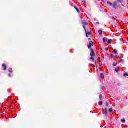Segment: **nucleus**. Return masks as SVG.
Returning a JSON list of instances; mask_svg holds the SVG:
<instances>
[{"instance_id":"obj_1","label":"nucleus","mask_w":128,"mask_h":128,"mask_svg":"<svg viewBox=\"0 0 128 128\" xmlns=\"http://www.w3.org/2000/svg\"><path fill=\"white\" fill-rule=\"evenodd\" d=\"M82 24H84V28L86 30V26H88V22H86V20H82Z\"/></svg>"},{"instance_id":"obj_2","label":"nucleus","mask_w":128,"mask_h":128,"mask_svg":"<svg viewBox=\"0 0 128 128\" xmlns=\"http://www.w3.org/2000/svg\"><path fill=\"white\" fill-rule=\"evenodd\" d=\"M86 36L87 38H90V36H92V32H86V30H85Z\"/></svg>"},{"instance_id":"obj_3","label":"nucleus","mask_w":128,"mask_h":128,"mask_svg":"<svg viewBox=\"0 0 128 128\" xmlns=\"http://www.w3.org/2000/svg\"><path fill=\"white\" fill-rule=\"evenodd\" d=\"M92 46H94V42L90 41L88 45V48H90Z\"/></svg>"},{"instance_id":"obj_4","label":"nucleus","mask_w":128,"mask_h":128,"mask_svg":"<svg viewBox=\"0 0 128 128\" xmlns=\"http://www.w3.org/2000/svg\"><path fill=\"white\" fill-rule=\"evenodd\" d=\"M112 6L114 10H118V4H116V2H114Z\"/></svg>"},{"instance_id":"obj_5","label":"nucleus","mask_w":128,"mask_h":128,"mask_svg":"<svg viewBox=\"0 0 128 128\" xmlns=\"http://www.w3.org/2000/svg\"><path fill=\"white\" fill-rule=\"evenodd\" d=\"M90 56H96L94 50L92 48H91Z\"/></svg>"},{"instance_id":"obj_6","label":"nucleus","mask_w":128,"mask_h":128,"mask_svg":"<svg viewBox=\"0 0 128 128\" xmlns=\"http://www.w3.org/2000/svg\"><path fill=\"white\" fill-rule=\"evenodd\" d=\"M2 66L4 68V70H6V66L5 64H3Z\"/></svg>"},{"instance_id":"obj_7","label":"nucleus","mask_w":128,"mask_h":128,"mask_svg":"<svg viewBox=\"0 0 128 128\" xmlns=\"http://www.w3.org/2000/svg\"><path fill=\"white\" fill-rule=\"evenodd\" d=\"M116 64H118V62L116 60L113 63V66H116Z\"/></svg>"},{"instance_id":"obj_8","label":"nucleus","mask_w":128,"mask_h":128,"mask_svg":"<svg viewBox=\"0 0 128 128\" xmlns=\"http://www.w3.org/2000/svg\"><path fill=\"white\" fill-rule=\"evenodd\" d=\"M90 60H92V62H94V56H92L90 58Z\"/></svg>"},{"instance_id":"obj_9","label":"nucleus","mask_w":128,"mask_h":128,"mask_svg":"<svg viewBox=\"0 0 128 128\" xmlns=\"http://www.w3.org/2000/svg\"><path fill=\"white\" fill-rule=\"evenodd\" d=\"M100 76L101 78H103V79L104 78V75L103 74H100Z\"/></svg>"},{"instance_id":"obj_10","label":"nucleus","mask_w":128,"mask_h":128,"mask_svg":"<svg viewBox=\"0 0 128 128\" xmlns=\"http://www.w3.org/2000/svg\"><path fill=\"white\" fill-rule=\"evenodd\" d=\"M74 8L76 10H77L78 12H80V10L78 9V8L76 6H74Z\"/></svg>"},{"instance_id":"obj_11","label":"nucleus","mask_w":128,"mask_h":128,"mask_svg":"<svg viewBox=\"0 0 128 128\" xmlns=\"http://www.w3.org/2000/svg\"><path fill=\"white\" fill-rule=\"evenodd\" d=\"M104 42H108V38H104L103 39Z\"/></svg>"},{"instance_id":"obj_12","label":"nucleus","mask_w":128,"mask_h":128,"mask_svg":"<svg viewBox=\"0 0 128 128\" xmlns=\"http://www.w3.org/2000/svg\"><path fill=\"white\" fill-rule=\"evenodd\" d=\"M98 34H100V36H102V30H98Z\"/></svg>"},{"instance_id":"obj_13","label":"nucleus","mask_w":128,"mask_h":128,"mask_svg":"<svg viewBox=\"0 0 128 128\" xmlns=\"http://www.w3.org/2000/svg\"><path fill=\"white\" fill-rule=\"evenodd\" d=\"M114 54H118V50L114 49Z\"/></svg>"},{"instance_id":"obj_14","label":"nucleus","mask_w":128,"mask_h":128,"mask_svg":"<svg viewBox=\"0 0 128 128\" xmlns=\"http://www.w3.org/2000/svg\"><path fill=\"white\" fill-rule=\"evenodd\" d=\"M107 4H110V6H112V2H108Z\"/></svg>"},{"instance_id":"obj_15","label":"nucleus","mask_w":128,"mask_h":128,"mask_svg":"<svg viewBox=\"0 0 128 128\" xmlns=\"http://www.w3.org/2000/svg\"><path fill=\"white\" fill-rule=\"evenodd\" d=\"M124 76H128V74L125 73L123 74Z\"/></svg>"},{"instance_id":"obj_16","label":"nucleus","mask_w":128,"mask_h":128,"mask_svg":"<svg viewBox=\"0 0 128 128\" xmlns=\"http://www.w3.org/2000/svg\"><path fill=\"white\" fill-rule=\"evenodd\" d=\"M114 110H112V108H110L109 109V112H112Z\"/></svg>"},{"instance_id":"obj_17","label":"nucleus","mask_w":128,"mask_h":128,"mask_svg":"<svg viewBox=\"0 0 128 128\" xmlns=\"http://www.w3.org/2000/svg\"><path fill=\"white\" fill-rule=\"evenodd\" d=\"M8 70L10 72H12V69L11 68H10L8 69Z\"/></svg>"},{"instance_id":"obj_18","label":"nucleus","mask_w":128,"mask_h":128,"mask_svg":"<svg viewBox=\"0 0 128 128\" xmlns=\"http://www.w3.org/2000/svg\"><path fill=\"white\" fill-rule=\"evenodd\" d=\"M99 106H102V102H98Z\"/></svg>"},{"instance_id":"obj_19","label":"nucleus","mask_w":128,"mask_h":128,"mask_svg":"<svg viewBox=\"0 0 128 128\" xmlns=\"http://www.w3.org/2000/svg\"><path fill=\"white\" fill-rule=\"evenodd\" d=\"M110 58H114V54H110Z\"/></svg>"},{"instance_id":"obj_20","label":"nucleus","mask_w":128,"mask_h":128,"mask_svg":"<svg viewBox=\"0 0 128 128\" xmlns=\"http://www.w3.org/2000/svg\"><path fill=\"white\" fill-rule=\"evenodd\" d=\"M119 2H120L121 4L124 2V0H118Z\"/></svg>"},{"instance_id":"obj_21","label":"nucleus","mask_w":128,"mask_h":128,"mask_svg":"<svg viewBox=\"0 0 128 128\" xmlns=\"http://www.w3.org/2000/svg\"><path fill=\"white\" fill-rule=\"evenodd\" d=\"M124 60H120V62L121 64H124Z\"/></svg>"},{"instance_id":"obj_22","label":"nucleus","mask_w":128,"mask_h":128,"mask_svg":"<svg viewBox=\"0 0 128 128\" xmlns=\"http://www.w3.org/2000/svg\"><path fill=\"white\" fill-rule=\"evenodd\" d=\"M105 114H106V116H107V114H108V110H106V109H105Z\"/></svg>"},{"instance_id":"obj_23","label":"nucleus","mask_w":128,"mask_h":128,"mask_svg":"<svg viewBox=\"0 0 128 128\" xmlns=\"http://www.w3.org/2000/svg\"><path fill=\"white\" fill-rule=\"evenodd\" d=\"M122 122H123V123L126 122V120H124V119L122 120Z\"/></svg>"},{"instance_id":"obj_24","label":"nucleus","mask_w":128,"mask_h":128,"mask_svg":"<svg viewBox=\"0 0 128 128\" xmlns=\"http://www.w3.org/2000/svg\"><path fill=\"white\" fill-rule=\"evenodd\" d=\"M102 95H100V99L102 100Z\"/></svg>"},{"instance_id":"obj_25","label":"nucleus","mask_w":128,"mask_h":128,"mask_svg":"<svg viewBox=\"0 0 128 128\" xmlns=\"http://www.w3.org/2000/svg\"><path fill=\"white\" fill-rule=\"evenodd\" d=\"M115 72H118V69L116 68V69H115Z\"/></svg>"},{"instance_id":"obj_26","label":"nucleus","mask_w":128,"mask_h":128,"mask_svg":"<svg viewBox=\"0 0 128 128\" xmlns=\"http://www.w3.org/2000/svg\"><path fill=\"white\" fill-rule=\"evenodd\" d=\"M112 18L114 20H116L114 17H112Z\"/></svg>"},{"instance_id":"obj_27","label":"nucleus","mask_w":128,"mask_h":128,"mask_svg":"<svg viewBox=\"0 0 128 128\" xmlns=\"http://www.w3.org/2000/svg\"><path fill=\"white\" fill-rule=\"evenodd\" d=\"M106 106H109L108 103H106Z\"/></svg>"},{"instance_id":"obj_28","label":"nucleus","mask_w":128,"mask_h":128,"mask_svg":"<svg viewBox=\"0 0 128 128\" xmlns=\"http://www.w3.org/2000/svg\"><path fill=\"white\" fill-rule=\"evenodd\" d=\"M88 40H92V39L90 38H89Z\"/></svg>"},{"instance_id":"obj_29","label":"nucleus","mask_w":128,"mask_h":128,"mask_svg":"<svg viewBox=\"0 0 128 128\" xmlns=\"http://www.w3.org/2000/svg\"><path fill=\"white\" fill-rule=\"evenodd\" d=\"M106 50H108V48H106Z\"/></svg>"},{"instance_id":"obj_30","label":"nucleus","mask_w":128,"mask_h":128,"mask_svg":"<svg viewBox=\"0 0 128 128\" xmlns=\"http://www.w3.org/2000/svg\"><path fill=\"white\" fill-rule=\"evenodd\" d=\"M117 58H120V56H118V57H117Z\"/></svg>"},{"instance_id":"obj_31","label":"nucleus","mask_w":128,"mask_h":128,"mask_svg":"<svg viewBox=\"0 0 128 128\" xmlns=\"http://www.w3.org/2000/svg\"><path fill=\"white\" fill-rule=\"evenodd\" d=\"M9 76H10V77L12 76H10V74H9Z\"/></svg>"},{"instance_id":"obj_32","label":"nucleus","mask_w":128,"mask_h":128,"mask_svg":"<svg viewBox=\"0 0 128 128\" xmlns=\"http://www.w3.org/2000/svg\"><path fill=\"white\" fill-rule=\"evenodd\" d=\"M125 128H128V126H125Z\"/></svg>"},{"instance_id":"obj_33","label":"nucleus","mask_w":128,"mask_h":128,"mask_svg":"<svg viewBox=\"0 0 128 128\" xmlns=\"http://www.w3.org/2000/svg\"><path fill=\"white\" fill-rule=\"evenodd\" d=\"M108 44H110V42H108Z\"/></svg>"},{"instance_id":"obj_34","label":"nucleus","mask_w":128,"mask_h":128,"mask_svg":"<svg viewBox=\"0 0 128 128\" xmlns=\"http://www.w3.org/2000/svg\"><path fill=\"white\" fill-rule=\"evenodd\" d=\"M84 4H86V1H84Z\"/></svg>"},{"instance_id":"obj_35","label":"nucleus","mask_w":128,"mask_h":128,"mask_svg":"<svg viewBox=\"0 0 128 128\" xmlns=\"http://www.w3.org/2000/svg\"><path fill=\"white\" fill-rule=\"evenodd\" d=\"M102 0V2H104V0Z\"/></svg>"}]
</instances>
